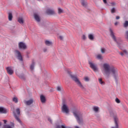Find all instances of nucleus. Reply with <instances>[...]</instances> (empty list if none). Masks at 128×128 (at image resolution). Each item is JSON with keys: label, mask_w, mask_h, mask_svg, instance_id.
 <instances>
[{"label": "nucleus", "mask_w": 128, "mask_h": 128, "mask_svg": "<svg viewBox=\"0 0 128 128\" xmlns=\"http://www.w3.org/2000/svg\"><path fill=\"white\" fill-rule=\"evenodd\" d=\"M103 74L106 78H110V76H112L115 80L118 76V70L114 66H110L108 64H104L102 69Z\"/></svg>", "instance_id": "1"}, {"label": "nucleus", "mask_w": 128, "mask_h": 128, "mask_svg": "<svg viewBox=\"0 0 128 128\" xmlns=\"http://www.w3.org/2000/svg\"><path fill=\"white\" fill-rule=\"evenodd\" d=\"M16 74L18 76V78H20V80H26V76H24V74H20L16 72Z\"/></svg>", "instance_id": "13"}, {"label": "nucleus", "mask_w": 128, "mask_h": 128, "mask_svg": "<svg viewBox=\"0 0 128 128\" xmlns=\"http://www.w3.org/2000/svg\"><path fill=\"white\" fill-rule=\"evenodd\" d=\"M0 114H6V110L2 107H0Z\"/></svg>", "instance_id": "19"}, {"label": "nucleus", "mask_w": 128, "mask_h": 128, "mask_svg": "<svg viewBox=\"0 0 128 128\" xmlns=\"http://www.w3.org/2000/svg\"><path fill=\"white\" fill-rule=\"evenodd\" d=\"M36 66V62L34 61L32 62V63L31 64L30 66V70H34V66Z\"/></svg>", "instance_id": "16"}, {"label": "nucleus", "mask_w": 128, "mask_h": 128, "mask_svg": "<svg viewBox=\"0 0 128 128\" xmlns=\"http://www.w3.org/2000/svg\"><path fill=\"white\" fill-rule=\"evenodd\" d=\"M106 51V48H100V52L102 54H105Z\"/></svg>", "instance_id": "29"}, {"label": "nucleus", "mask_w": 128, "mask_h": 128, "mask_svg": "<svg viewBox=\"0 0 128 128\" xmlns=\"http://www.w3.org/2000/svg\"><path fill=\"white\" fill-rule=\"evenodd\" d=\"M82 40H86V36L83 35L82 36Z\"/></svg>", "instance_id": "37"}, {"label": "nucleus", "mask_w": 128, "mask_h": 128, "mask_svg": "<svg viewBox=\"0 0 128 128\" xmlns=\"http://www.w3.org/2000/svg\"><path fill=\"white\" fill-rule=\"evenodd\" d=\"M39 0V1H40V0Z\"/></svg>", "instance_id": "47"}, {"label": "nucleus", "mask_w": 128, "mask_h": 128, "mask_svg": "<svg viewBox=\"0 0 128 128\" xmlns=\"http://www.w3.org/2000/svg\"><path fill=\"white\" fill-rule=\"evenodd\" d=\"M16 113L18 114V116H20V108H18L16 110Z\"/></svg>", "instance_id": "32"}, {"label": "nucleus", "mask_w": 128, "mask_h": 128, "mask_svg": "<svg viewBox=\"0 0 128 128\" xmlns=\"http://www.w3.org/2000/svg\"><path fill=\"white\" fill-rule=\"evenodd\" d=\"M128 21H126L124 24V27L128 28Z\"/></svg>", "instance_id": "31"}, {"label": "nucleus", "mask_w": 128, "mask_h": 128, "mask_svg": "<svg viewBox=\"0 0 128 128\" xmlns=\"http://www.w3.org/2000/svg\"><path fill=\"white\" fill-rule=\"evenodd\" d=\"M111 12L112 14H114V12H116V8H114L111 9Z\"/></svg>", "instance_id": "33"}, {"label": "nucleus", "mask_w": 128, "mask_h": 128, "mask_svg": "<svg viewBox=\"0 0 128 128\" xmlns=\"http://www.w3.org/2000/svg\"><path fill=\"white\" fill-rule=\"evenodd\" d=\"M118 22H116L114 23V26H118Z\"/></svg>", "instance_id": "44"}, {"label": "nucleus", "mask_w": 128, "mask_h": 128, "mask_svg": "<svg viewBox=\"0 0 128 128\" xmlns=\"http://www.w3.org/2000/svg\"><path fill=\"white\" fill-rule=\"evenodd\" d=\"M98 82H99L100 84H104V82H102V79L99 78Z\"/></svg>", "instance_id": "34"}, {"label": "nucleus", "mask_w": 128, "mask_h": 128, "mask_svg": "<svg viewBox=\"0 0 128 128\" xmlns=\"http://www.w3.org/2000/svg\"><path fill=\"white\" fill-rule=\"evenodd\" d=\"M48 122H51V124H52V119L50 118H48Z\"/></svg>", "instance_id": "40"}, {"label": "nucleus", "mask_w": 128, "mask_h": 128, "mask_svg": "<svg viewBox=\"0 0 128 128\" xmlns=\"http://www.w3.org/2000/svg\"><path fill=\"white\" fill-rule=\"evenodd\" d=\"M14 116L16 120H18V122L20 123L21 122L20 119V118H18V116H17L16 114H14Z\"/></svg>", "instance_id": "25"}, {"label": "nucleus", "mask_w": 128, "mask_h": 128, "mask_svg": "<svg viewBox=\"0 0 128 128\" xmlns=\"http://www.w3.org/2000/svg\"><path fill=\"white\" fill-rule=\"evenodd\" d=\"M116 102H117V104H120V100L118 98L116 99Z\"/></svg>", "instance_id": "36"}, {"label": "nucleus", "mask_w": 128, "mask_h": 128, "mask_svg": "<svg viewBox=\"0 0 128 128\" xmlns=\"http://www.w3.org/2000/svg\"><path fill=\"white\" fill-rule=\"evenodd\" d=\"M110 36L114 40V42H116V36H114V31H112V28L110 29Z\"/></svg>", "instance_id": "11"}, {"label": "nucleus", "mask_w": 128, "mask_h": 128, "mask_svg": "<svg viewBox=\"0 0 128 128\" xmlns=\"http://www.w3.org/2000/svg\"><path fill=\"white\" fill-rule=\"evenodd\" d=\"M59 38H60V40H64V37L62 36H60Z\"/></svg>", "instance_id": "42"}, {"label": "nucleus", "mask_w": 128, "mask_h": 128, "mask_svg": "<svg viewBox=\"0 0 128 128\" xmlns=\"http://www.w3.org/2000/svg\"><path fill=\"white\" fill-rule=\"evenodd\" d=\"M120 54V56H124V54H128V52H126V50H124V52H119Z\"/></svg>", "instance_id": "26"}, {"label": "nucleus", "mask_w": 128, "mask_h": 128, "mask_svg": "<svg viewBox=\"0 0 128 128\" xmlns=\"http://www.w3.org/2000/svg\"><path fill=\"white\" fill-rule=\"evenodd\" d=\"M88 64L90 68H92L94 72H98V66L96 64H94V63L91 60L88 61Z\"/></svg>", "instance_id": "5"}, {"label": "nucleus", "mask_w": 128, "mask_h": 128, "mask_svg": "<svg viewBox=\"0 0 128 128\" xmlns=\"http://www.w3.org/2000/svg\"><path fill=\"white\" fill-rule=\"evenodd\" d=\"M14 54L16 56L18 60L20 62H22L23 60L22 56V54L20 53V52L18 50H15Z\"/></svg>", "instance_id": "6"}, {"label": "nucleus", "mask_w": 128, "mask_h": 128, "mask_svg": "<svg viewBox=\"0 0 128 128\" xmlns=\"http://www.w3.org/2000/svg\"><path fill=\"white\" fill-rule=\"evenodd\" d=\"M3 122H4V124H6L8 121L6 120H4Z\"/></svg>", "instance_id": "45"}, {"label": "nucleus", "mask_w": 128, "mask_h": 128, "mask_svg": "<svg viewBox=\"0 0 128 128\" xmlns=\"http://www.w3.org/2000/svg\"><path fill=\"white\" fill-rule=\"evenodd\" d=\"M120 16H116V20H120Z\"/></svg>", "instance_id": "43"}, {"label": "nucleus", "mask_w": 128, "mask_h": 128, "mask_svg": "<svg viewBox=\"0 0 128 128\" xmlns=\"http://www.w3.org/2000/svg\"><path fill=\"white\" fill-rule=\"evenodd\" d=\"M64 12V10L60 8H58V14H60Z\"/></svg>", "instance_id": "27"}, {"label": "nucleus", "mask_w": 128, "mask_h": 128, "mask_svg": "<svg viewBox=\"0 0 128 128\" xmlns=\"http://www.w3.org/2000/svg\"><path fill=\"white\" fill-rule=\"evenodd\" d=\"M6 71L8 74H10V76H12V74H14V70L12 69V67H8L6 68Z\"/></svg>", "instance_id": "12"}, {"label": "nucleus", "mask_w": 128, "mask_h": 128, "mask_svg": "<svg viewBox=\"0 0 128 128\" xmlns=\"http://www.w3.org/2000/svg\"><path fill=\"white\" fill-rule=\"evenodd\" d=\"M82 6H86L88 5V2H86L83 1L82 2Z\"/></svg>", "instance_id": "28"}, {"label": "nucleus", "mask_w": 128, "mask_h": 128, "mask_svg": "<svg viewBox=\"0 0 128 128\" xmlns=\"http://www.w3.org/2000/svg\"><path fill=\"white\" fill-rule=\"evenodd\" d=\"M12 101L15 102V104H18V98L14 96L12 98Z\"/></svg>", "instance_id": "24"}, {"label": "nucleus", "mask_w": 128, "mask_h": 128, "mask_svg": "<svg viewBox=\"0 0 128 128\" xmlns=\"http://www.w3.org/2000/svg\"><path fill=\"white\" fill-rule=\"evenodd\" d=\"M96 58H97V60H102L104 58V57H102V55L101 54H98L97 56H96Z\"/></svg>", "instance_id": "21"}, {"label": "nucleus", "mask_w": 128, "mask_h": 128, "mask_svg": "<svg viewBox=\"0 0 128 128\" xmlns=\"http://www.w3.org/2000/svg\"><path fill=\"white\" fill-rule=\"evenodd\" d=\"M62 112L64 114H68L70 112V109L68 106L66 104H63L62 107Z\"/></svg>", "instance_id": "7"}, {"label": "nucleus", "mask_w": 128, "mask_h": 128, "mask_svg": "<svg viewBox=\"0 0 128 128\" xmlns=\"http://www.w3.org/2000/svg\"><path fill=\"white\" fill-rule=\"evenodd\" d=\"M18 48L20 50H26V44L23 42H20L18 43Z\"/></svg>", "instance_id": "8"}, {"label": "nucleus", "mask_w": 128, "mask_h": 128, "mask_svg": "<svg viewBox=\"0 0 128 128\" xmlns=\"http://www.w3.org/2000/svg\"><path fill=\"white\" fill-rule=\"evenodd\" d=\"M88 38L89 40H94V34H90L88 36Z\"/></svg>", "instance_id": "22"}, {"label": "nucleus", "mask_w": 128, "mask_h": 128, "mask_svg": "<svg viewBox=\"0 0 128 128\" xmlns=\"http://www.w3.org/2000/svg\"><path fill=\"white\" fill-rule=\"evenodd\" d=\"M40 100L42 104H44V102H46V97H44V95H41L40 96Z\"/></svg>", "instance_id": "17"}, {"label": "nucleus", "mask_w": 128, "mask_h": 128, "mask_svg": "<svg viewBox=\"0 0 128 128\" xmlns=\"http://www.w3.org/2000/svg\"><path fill=\"white\" fill-rule=\"evenodd\" d=\"M34 18L36 22H40V17L37 14H34Z\"/></svg>", "instance_id": "14"}, {"label": "nucleus", "mask_w": 128, "mask_h": 128, "mask_svg": "<svg viewBox=\"0 0 128 128\" xmlns=\"http://www.w3.org/2000/svg\"><path fill=\"white\" fill-rule=\"evenodd\" d=\"M114 118L115 122V126L112 127L111 128H118V118L116 116H114Z\"/></svg>", "instance_id": "9"}, {"label": "nucleus", "mask_w": 128, "mask_h": 128, "mask_svg": "<svg viewBox=\"0 0 128 128\" xmlns=\"http://www.w3.org/2000/svg\"><path fill=\"white\" fill-rule=\"evenodd\" d=\"M103 2L105 4H108V2H106V0H103Z\"/></svg>", "instance_id": "41"}, {"label": "nucleus", "mask_w": 128, "mask_h": 128, "mask_svg": "<svg viewBox=\"0 0 128 128\" xmlns=\"http://www.w3.org/2000/svg\"><path fill=\"white\" fill-rule=\"evenodd\" d=\"M84 80L86 82H88V80H90V79L88 77H85L84 78Z\"/></svg>", "instance_id": "38"}, {"label": "nucleus", "mask_w": 128, "mask_h": 128, "mask_svg": "<svg viewBox=\"0 0 128 128\" xmlns=\"http://www.w3.org/2000/svg\"><path fill=\"white\" fill-rule=\"evenodd\" d=\"M45 44L48 46H50L52 44V42L47 40L45 41Z\"/></svg>", "instance_id": "20"}, {"label": "nucleus", "mask_w": 128, "mask_h": 128, "mask_svg": "<svg viewBox=\"0 0 128 128\" xmlns=\"http://www.w3.org/2000/svg\"><path fill=\"white\" fill-rule=\"evenodd\" d=\"M24 102L27 106H30V104H32L34 102V100L33 99H30L29 100L24 101Z\"/></svg>", "instance_id": "15"}, {"label": "nucleus", "mask_w": 128, "mask_h": 128, "mask_svg": "<svg viewBox=\"0 0 128 128\" xmlns=\"http://www.w3.org/2000/svg\"><path fill=\"white\" fill-rule=\"evenodd\" d=\"M8 18L10 21L12 20V13H8Z\"/></svg>", "instance_id": "23"}, {"label": "nucleus", "mask_w": 128, "mask_h": 128, "mask_svg": "<svg viewBox=\"0 0 128 128\" xmlns=\"http://www.w3.org/2000/svg\"><path fill=\"white\" fill-rule=\"evenodd\" d=\"M2 124L0 123V126Z\"/></svg>", "instance_id": "48"}, {"label": "nucleus", "mask_w": 128, "mask_h": 128, "mask_svg": "<svg viewBox=\"0 0 128 128\" xmlns=\"http://www.w3.org/2000/svg\"><path fill=\"white\" fill-rule=\"evenodd\" d=\"M93 110L94 112H98V107L95 106L93 108Z\"/></svg>", "instance_id": "30"}, {"label": "nucleus", "mask_w": 128, "mask_h": 128, "mask_svg": "<svg viewBox=\"0 0 128 128\" xmlns=\"http://www.w3.org/2000/svg\"><path fill=\"white\" fill-rule=\"evenodd\" d=\"M56 90L58 92H60L62 90V87L58 86L57 87Z\"/></svg>", "instance_id": "35"}, {"label": "nucleus", "mask_w": 128, "mask_h": 128, "mask_svg": "<svg viewBox=\"0 0 128 128\" xmlns=\"http://www.w3.org/2000/svg\"><path fill=\"white\" fill-rule=\"evenodd\" d=\"M47 50L46 49H44V52H46Z\"/></svg>", "instance_id": "46"}, {"label": "nucleus", "mask_w": 128, "mask_h": 128, "mask_svg": "<svg viewBox=\"0 0 128 128\" xmlns=\"http://www.w3.org/2000/svg\"><path fill=\"white\" fill-rule=\"evenodd\" d=\"M47 14H56V12L53 9L48 8L46 10Z\"/></svg>", "instance_id": "10"}, {"label": "nucleus", "mask_w": 128, "mask_h": 128, "mask_svg": "<svg viewBox=\"0 0 128 128\" xmlns=\"http://www.w3.org/2000/svg\"><path fill=\"white\" fill-rule=\"evenodd\" d=\"M70 76L72 80H74V82H75L76 84H78V86L80 88H82V89L84 88L82 84V82H80V80H78V78L76 76L74 75H70Z\"/></svg>", "instance_id": "3"}, {"label": "nucleus", "mask_w": 128, "mask_h": 128, "mask_svg": "<svg viewBox=\"0 0 128 128\" xmlns=\"http://www.w3.org/2000/svg\"><path fill=\"white\" fill-rule=\"evenodd\" d=\"M88 64L90 68H92L94 72H98V66L96 64H94V63L91 60L88 61Z\"/></svg>", "instance_id": "4"}, {"label": "nucleus", "mask_w": 128, "mask_h": 128, "mask_svg": "<svg viewBox=\"0 0 128 128\" xmlns=\"http://www.w3.org/2000/svg\"><path fill=\"white\" fill-rule=\"evenodd\" d=\"M112 4V6H116V4L114 2H112L111 3Z\"/></svg>", "instance_id": "39"}, {"label": "nucleus", "mask_w": 128, "mask_h": 128, "mask_svg": "<svg viewBox=\"0 0 128 128\" xmlns=\"http://www.w3.org/2000/svg\"><path fill=\"white\" fill-rule=\"evenodd\" d=\"M73 114L78 124L84 122V116H82V114L78 111H74L73 112Z\"/></svg>", "instance_id": "2"}, {"label": "nucleus", "mask_w": 128, "mask_h": 128, "mask_svg": "<svg viewBox=\"0 0 128 128\" xmlns=\"http://www.w3.org/2000/svg\"><path fill=\"white\" fill-rule=\"evenodd\" d=\"M18 22L19 24H24V18H22V17H20L19 18H18Z\"/></svg>", "instance_id": "18"}]
</instances>
